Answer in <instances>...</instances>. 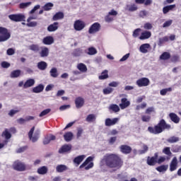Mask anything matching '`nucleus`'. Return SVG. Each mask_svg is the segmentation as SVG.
<instances>
[{
	"label": "nucleus",
	"mask_w": 181,
	"mask_h": 181,
	"mask_svg": "<svg viewBox=\"0 0 181 181\" xmlns=\"http://www.w3.org/2000/svg\"><path fill=\"white\" fill-rule=\"evenodd\" d=\"M40 50H41L40 52V56L41 57H47V56H49V48L46 47H41Z\"/></svg>",
	"instance_id": "nucleus-19"
},
{
	"label": "nucleus",
	"mask_w": 181,
	"mask_h": 181,
	"mask_svg": "<svg viewBox=\"0 0 181 181\" xmlns=\"http://www.w3.org/2000/svg\"><path fill=\"white\" fill-rule=\"evenodd\" d=\"M50 111H52L51 109H46V110H43L40 114V117H45V115H47V114H49V112H50Z\"/></svg>",
	"instance_id": "nucleus-59"
},
{
	"label": "nucleus",
	"mask_w": 181,
	"mask_h": 181,
	"mask_svg": "<svg viewBox=\"0 0 181 181\" xmlns=\"http://www.w3.org/2000/svg\"><path fill=\"white\" fill-rule=\"evenodd\" d=\"M139 32H141V28H136L134 30L132 35L133 37H138V36H139Z\"/></svg>",
	"instance_id": "nucleus-62"
},
{
	"label": "nucleus",
	"mask_w": 181,
	"mask_h": 181,
	"mask_svg": "<svg viewBox=\"0 0 181 181\" xmlns=\"http://www.w3.org/2000/svg\"><path fill=\"white\" fill-rule=\"evenodd\" d=\"M22 74V71L17 69V70H14L13 71L11 74H10V77L11 78H18V77L21 76V74Z\"/></svg>",
	"instance_id": "nucleus-33"
},
{
	"label": "nucleus",
	"mask_w": 181,
	"mask_h": 181,
	"mask_svg": "<svg viewBox=\"0 0 181 181\" xmlns=\"http://www.w3.org/2000/svg\"><path fill=\"white\" fill-rule=\"evenodd\" d=\"M59 29V23L55 22L47 27L48 32H56Z\"/></svg>",
	"instance_id": "nucleus-27"
},
{
	"label": "nucleus",
	"mask_w": 181,
	"mask_h": 181,
	"mask_svg": "<svg viewBox=\"0 0 181 181\" xmlns=\"http://www.w3.org/2000/svg\"><path fill=\"white\" fill-rule=\"evenodd\" d=\"M70 151H71V145L65 144L59 148V153H66V152H70Z\"/></svg>",
	"instance_id": "nucleus-17"
},
{
	"label": "nucleus",
	"mask_w": 181,
	"mask_h": 181,
	"mask_svg": "<svg viewBox=\"0 0 181 181\" xmlns=\"http://www.w3.org/2000/svg\"><path fill=\"white\" fill-rule=\"evenodd\" d=\"M97 119V116L94 114H90L86 117V122H94Z\"/></svg>",
	"instance_id": "nucleus-37"
},
{
	"label": "nucleus",
	"mask_w": 181,
	"mask_h": 181,
	"mask_svg": "<svg viewBox=\"0 0 181 181\" xmlns=\"http://www.w3.org/2000/svg\"><path fill=\"white\" fill-rule=\"evenodd\" d=\"M42 43L47 45H53L54 43V38L52 36H47L43 38Z\"/></svg>",
	"instance_id": "nucleus-16"
},
{
	"label": "nucleus",
	"mask_w": 181,
	"mask_h": 181,
	"mask_svg": "<svg viewBox=\"0 0 181 181\" xmlns=\"http://www.w3.org/2000/svg\"><path fill=\"white\" fill-rule=\"evenodd\" d=\"M37 173H39V175H46V173H47V167L42 166L38 168Z\"/></svg>",
	"instance_id": "nucleus-45"
},
{
	"label": "nucleus",
	"mask_w": 181,
	"mask_h": 181,
	"mask_svg": "<svg viewBox=\"0 0 181 181\" xmlns=\"http://www.w3.org/2000/svg\"><path fill=\"white\" fill-rule=\"evenodd\" d=\"M112 91H114V89L112 88L107 87V88L103 89V94L107 95L108 94H111V93H112Z\"/></svg>",
	"instance_id": "nucleus-52"
},
{
	"label": "nucleus",
	"mask_w": 181,
	"mask_h": 181,
	"mask_svg": "<svg viewBox=\"0 0 181 181\" xmlns=\"http://www.w3.org/2000/svg\"><path fill=\"white\" fill-rule=\"evenodd\" d=\"M84 159H86V156H78L74 159V163L78 166V165H80V163H81V162L84 160Z\"/></svg>",
	"instance_id": "nucleus-30"
},
{
	"label": "nucleus",
	"mask_w": 181,
	"mask_h": 181,
	"mask_svg": "<svg viewBox=\"0 0 181 181\" xmlns=\"http://www.w3.org/2000/svg\"><path fill=\"white\" fill-rule=\"evenodd\" d=\"M0 42H6L11 39V33L8 32V29L0 27Z\"/></svg>",
	"instance_id": "nucleus-4"
},
{
	"label": "nucleus",
	"mask_w": 181,
	"mask_h": 181,
	"mask_svg": "<svg viewBox=\"0 0 181 181\" xmlns=\"http://www.w3.org/2000/svg\"><path fill=\"white\" fill-rule=\"evenodd\" d=\"M56 170L58 173H62L66 172V170H69V168L66 165H58L56 167Z\"/></svg>",
	"instance_id": "nucleus-29"
},
{
	"label": "nucleus",
	"mask_w": 181,
	"mask_h": 181,
	"mask_svg": "<svg viewBox=\"0 0 181 181\" xmlns=\"http://www.w3.org/2000/svg\"><path fill=\"white\" fill-rule=\"evenodd\" d=\"M178 163H179V161H177V157L173 158V159L170 163V171L175 172V170H176V169H177Z\"/></svg>",
	"instance_id": "nucleus-11"
},
{
	"label": "nucleus",
	"mask_w": 181,
	"mask_h": 181,
	"mask_svg": "<svg viewBox=\"0 0 181 181\" xmlns=\"http://www.w3.org/2000/svg\"><path fill=\"white\" fill-rule=\"evenodd\" d=\"M166 42H169V37L168 36H165L163 38H159L158 45V46H162V45Z\"/></svg>",
	"instance_id": "nucleus-44"
},
{
	"label": "nucleus",
	"mask_w": 181,
	"mask_h": 181,
	"mask_svg": "<svg viewBox=\"0 0 181 181\" xmlns=\"http://www.w3.org/2000/svg\"><path fill=\"white\" fill-rule=\"evenodd\" d=\"M129 56H131V54L129 53L126 54L119 59V62H126V60H128V59H129Z\"/></svg>",
	"instance_id": "nucleus-63"
},
{
	"label": "nucleus",
	"mask_w": 181,
	"mask_h": 181,
	"mask_svg": "<svg viewBox=\"0 0 181 181\" xmlns=\"http://www.w3.org/2000/svg\"><path fill=\"white\" fill-rule=\"evenodd\" d=\"M109 110H111L113 112H119V106L115 104H112L110 105Z\"/></svg>",
	"instance_id": "nucleus-43"
},
{
	"label": "nucleus",
	"mask_w": 181,
	"mask_h": 181,
	"mask_svg": "<svg viewBox=\"0 0 181 181\" xmlns=\"http://www.w3.org/2000/svg\"><path fill=\"white\" fill-rule=\"evenodd\" d=\"M26 26H28V28H35L37 26V22L36 21L28 22V23L26 24Z\"/></svg>",
	"instance_id": "nucleus-56"
},
{
	"label": "nucleus",
	"mask_w": 181,
	"mask_h": 181,
	"mask_svg": "<svg viewBox=\"0 0 181 181\" xmlns=\"http://www.w3.org/2000/svg\"><path fill=\"white\" fill-rule=\"evenodd\" d=\"M76 108H81L84 105V98L78 97L75 100Z\"/></svg>",
	"instance_id": "nucleus-23"
},
{
	"label": "nucleus",
	"mask_w": 181,
	"mask_h": 181,
	"mask_svg": "<svg viewBox=\"0 0 181 181\" xmlns=\"http://www.w3.org/2000/svg\"><path fill=\"white\" fill-rule=\"evenodd\" d=\"M105 22H107L108 23H110V22H112V21H114V18L112 16H111L110 14H107L105 17Z\"/></svg>",
	"instance_id": "nucleus-58"
},
{
	"label": "nucleus",
	"mask_w": 181,
	"mask_h": 181,
	"mask_svg": "<svg viewBox=\"0 0 181 181\" xmlns=\"http://www.w3.org/2000/svg\"><path fill=\"white\" fill-rule=\"evenodd\" d=\"M63 18H64V14L62 12H58L52 17V19L53 21H59Z\"/></svg>",
	"instance_id": "nucleus-38"
},
{
	"label": "nucleus",
	"mask_w": 181,
	"mask_h": 181,
	"mask_svg": "<svg viewBox=\"0 0 181 181\" xmlns=\"http://www.w3.org/2000/svg\"><path fill=\"white\" fill-rule=\"evenodd\" d=\"M151 49V45L148 43L143 44L139 47V51L141 53L146 54L148 53V49Z\"/></svg>",
	"instance_id": "nucleus-21"
},
{
	"label": "nucleus",
	"mask_w": 181,
	"mask_h": 181,
	"mask_svg": "<svg viewBox=\"0 0 181 181\" xmlns=\"http://www.w3.org/2000/svg\"><path fill=\"white\" fill-rule=\"evenodd\" d=\"M9 19L13 22H22L25 21V15L23 14H11L8 16Z\"/></svg>",
	"instance_id": "nucleus-8"
},
{
	"label": "nucleus",
	"mask_w": 181,
	"mask_h": 181,
	"mask_svg": "<svg viewBox=\"0 0 181 181\" xmlns=\"http://www.w3.org/2000/svg\"><path fill=\"white\" fill-rule=\"evenodd\" d=\"M148 131L150 134H154V135H157V134H161V132H163V129L158 124L154 127H149L148 128Z\"/></svg>",
	"instance_id": "nucleus-10"
},
{
	"label": "nucleus",
	"mask_w": 181,
	"mask_h": 181,
	"mask_svg": "<svg viewBox=\"0 0 181 181\" xmlns=\"http://www.w3.org/2000/svg\"><path fill=\"white\" fill-rule=\"evenodd\" d=\"M129 105H131V102H129L127 98H122L121 103L119 105L121 110H125V108H128Z\"/></svg>",
	"instance_id": "nucleus-13"
},
{
	"label": "nucleus",
	"mask_w": 181,
	"mask_h": 181,
	"mask_svg": "<svg viewBox=\"0 0 181 181\" xmlns=\"http://www.w3.org/2000/svg\"><path fill=\"white\" fill-rule=\"evenodd\" d=\"M50 76L53 78H57L59 77V71H57V68L53 67L49 71Z\"/></svg>",
	"instance_id": "nucleus-31"
},
{
	"label": "nucleus",
	"mask_w": 181,
	"mask_h": 181,
	"mask_svg": "<svg viewBox=\"0 0 181 181\" xmlns=\"http://www.w3.org/2000/svg\"><path fill=\"white\" fill-rule=\"evenodd\" d=\"M167 141L169 142V144H175L176 142H179V137L173 136L170 137L167 140Z\"/></svg>",
	"instance_id": "nucleus-48"
},
{
	"label": "nucleus",
	"mask_w": 181,
	"mask_h": 181,
	"mask_svg": "<svg viewBox=\"0 0 181 181\" xmlns=\"http://www.w3.org/2000/svg\"><path fill=\"white\" fill-rule=\"evenodd\" d=\"M13 168L14 170H18V172H23L26 169V165H25V163L17 160L13 163Z\"/></svg>",
	"instance_id": "nucleus-6"
},
{
	"label": "nucleus",
	"mask_w": 181,
	"mask_h": 181,
	"mask_svg": "<svg viewBox=\"0 0 181 181\" xmlns=\"http://www.w3.org/2000/svg\"><path fill=\"white\" fill-rule=\"evenodd\" d=\"M28 49L34 52L35 53H37V52L40 51V47L38 45L33 44L29 46Z\"/></svg>",
	"instance_id": "nucleus-36"
},
{
	"label": "nucleus",
	"mask_w": 181,
	"mask_h": 181,
	"mask_svg": "<svg viewBox=\"0 0 181 181\" xmlns=\"http://www.w3.org/2000/svg\"><path fill=\"white\" fill-rule=\"evenodd\" d=\"M19 112V110H11L8 112L9 117H13V115L18 114Z\"/></svg>",
	"instance_id": "nucleus-60"
},
{
	"label": "nucleus",
	"mask_w": 181,
	"mask_h": 181,
	"mask_svg": "<svg viewBox=\"0 0 181 181\" xmlns=\"http://www.w3.org/2000/svg\"><path fill=\"white\" fill-rule=\"evenodd\" d=\"M148 11L146 10H143L139 12V16L140 18H145V16H147Z\"/></svg>",
	"instance_id": "nucleus-64"
},
{
	"label": "nucleus",
	"mask_w": 181,
	"mask_h": 181,
	"mask_svg": "<svg viewBox=\"0 0 181 181\" xmlns=\"http://www.w3.org/2000/svg\"><path fill=\"white\" fill-rule=\"evenodd\" d=\"M43 90H45V86H43V84H39L38 86L34 87L32 91L35 94H39V93H42Z\"/></svg>",
	"instance_id": "nucleus-26"
},
{
	"label": "nucleus",
	"mask_w": 181,
	"mask_h": 181,
	"mask_svg": "<svg viewBox=\"0 0 181 181\" xmlns=\"http://www.w3.org/2000/svg\"><path fill=\"white\" fill-rule=\"evenodd\" d=\"M120 151L122 152V153H131V151H132V148L131 146L127 145H122L120 146Z\"/></svg>",
	"instance_id": "nucleus-24"
},
{
	"label": "nucleus",
	"mask_w": 181,
	"mask_h": 181,
	"mask_svg": "<svg viewBox=\"0 0 181 181\" xmlns=\"http://www.w3.org/2000/svg\"><path fill=\"white\" fill-rule=\"evenodd\" d=\"M156 169L158 172L160 173L166 172V170H168V165H160L157 167Z\"/></svg>",
	"instance_id": "nucleus-49"
},
{
	"label": "nucleus",
	"mask_w": 181,
	"mask_h": 181,
	"mask_svg": "<svg viewBox=\"0 0 181 181\" xmlns=\"http://www.w3.org/2000/svg\"><path fill=\"white\" fill-rule=\"evenodd\" d=\"M100 30H101V24H100V23H94L90 26L88 33L89 35H95V33H98Z\"/></svg>",
	"instance_id": "nucleus-5"
},
{
	"label": "nucleus",
	"mask_w": 181,
	"mask_h": 181,
	"mask_svg": "<svg viewBox=\"0 0 181 181\" xmlns=\"http://www.w3.org/2000/svg\"><path fill=\"white\" fill-rule=\"evenodd\" d=\"M163 153L167 155L168 156H170L172 155V151H170V147H165L163 149Z\"/></svg>",
	"instance_id": "nucleus-50"
},
{
	"label": "nucleus",
	"mask_w": 181,
	"mask_h": 181,
	"mask_svg": "<svg viewBox=\"0 0 181 181\" xmlns=\"http://www.w3.org/2000/svg\"><path fill=\"white\" fill-rule=\"evenodd\" d=\"M102 161L105 162L108 168H115L116 169H119L123 163L122 160L118 155L112 153L105 155Z\"/></svg>",
	"instance_id": "nucleus-1"
},
{
	"label": "nucleus",
	"mask_w": 181,
	"mask_h": 181,
	"mask_svg": "<svg viewBox=\"0 0 181 181\" xmlns=\"http://www.w3.org/2000/svg\"><path fill=\"white\" fill-rule=\"evenodd\" d=\"M152 36V33L151 31L146 30L141 33V35L139 37L140 40H146V39H149Z\"/></svg>",
	"instance_id": "nucleus-18"
},
{
	"label": "nucleus",
	"mask_w": 181,
	"mask_h": 181,
	"mask_svg": "<svg viewBox=\"0 0 181 181\" xmlns=\"http://www.w3.org/2000/svg\"><path fill=\"white\" fill-rule=\"evenodd\" d=\"M153 26L151 23H146L144 25V28L146 29V30H151L152 29Z\"/></svg>",
	"instance_id": "nucleus-61"
},
{
	"label": "nucleus",
	"mask_w": 181,
	"mask_h": 181,
	"mask_svg": "<svg viewBox=\"0 0 181 181\" xmlns=\"http://www.w3.org/2000/svg\"><path fill=\"white\" fill-rule=\"evenodd\" d=\"M168 91H172V88H164L160 91V95H166Z\"/></svg>",
	"instance_id": "nucleus-53"
},
{
	"label": "nucleus",
	"mask_w": 181,
	"mask_h": 181,
	"mask_svg": "<svg viewBox=\"0 0 181 181\" xmlns=\"http://www.w3.org/2000/svg\"><path fill=\"white\" fill-rule=\"evenodd\" d=\"M85 53H86V54H88V56H94L97 54L98 51L97 49H95V47H90L85 50Z\"/></svg>",
	"instance_id": "nucleus-20"
},
{
	"label": "nucleus",
	"mask_w": 181,
	"mask_h": 181,
	"mask_svg": "<svg viewBox=\"0 0 181 181\" xmlns=\"http://www.w3.org/2000/svg\"><path fill=\"white\" fill-rule=\"evenodd\" d=\"M160 128L163 129H170V124H166V122H165V119H161L160 122L158 124Z\"/></svg>",
	"instance_id": "nucleus-32"
},
{
	"label": "nucleus",
	"mask_w": 181,
	"mask_h": 181,
	"mask_svg": "<svg viewBox=\"0 0 181 181\" xmlns=\"http://www.w3.org/2000/svg\"><path fill=\"white\" fill-rule=\"evenodd\" d=\"M170 59V53L168 52H163L160 56V60H169Z\"/></svg>",
	"instance_id": "nucleus-41"
},
{
	"label": "nucleus",
	"mask_w": 181,
	"mask_h": 181,
	"mask_svg": "<svg viewBox=\"0 0 181 181\" xmlns=\"http://www.w3.org/2000/svg\"><path fill=\"white\" fill-rule=\"evenodd\" d=\"M84 28H86V23H84V21H83L81 20H77L74 23V28L77 32H80V31L83 30V29H84Z\"/></svg>",
	"instance_id": "nucleus-7"
},
{
	"label": "nucleus",
	"mask_w": 181,
	"mask_h": 181,
	"mask_svg": "<svg viewBox=\"0 0 181 181\" xmlns=\"http://www.w3.org/2000/svg\"><path fill=\"white\" fill-rule=\"evenodd\" d=\"M74 134L71 132H68L64 135L66 142H70L73 139Z\"/></svg>",
	"instance_id": "nucleus-35"
},
{
	"label": "nucleus",
	"mask_w": 181,
	"mask_h": 181,
	"mask_svg": "<svg viewBox=\"0 0 181 181\" xmlns=\"http://www.w3.org/2000/svg\"><path fill=\"white\" fill-rule=\"evenodd\" d=\"M93 157H88L86 160L79 166L80 169H83V168H85V170H90V169H93V168H94V163H93Z\"/></svg>",
	"instance_id": "nucleus-2"
},
{
	"label": "nucleus",
	"mask_w": 181,
	"mask_h": 181,
	"mask_svg": "<svg viewBox=\"0 0 181 181\" xmlns=\"http://www.w3.org/2000/svg\"><path fill=\"white\" fill-rule=\"evenodd\" d=\"M54 6L53 3H47L42 8L44 11H50Z\"/></svg>",
	"instance_id": "nucleus-51"
},
{
	"label": "nucleus",
	"mask_w": 181,
	"mask_h": 181,
	"mask_svg": "<svg viewBox=\"0 0 181 181\" xmlns=\"http://www.w3.org/2000/svg\"><path fill=\"white\" fill-rule=\"evenodd\" d=\"M151 83L149 78H141L136 81V84L138 87H148Z\"/></svg>",
	"instance_id": "nucleus-9"
},
{
	"label": "nucleus",
	"mask_w": 181,
	"mask_h": 181,
	"mask_svg": "<svg viewBox=\"0 0 181 181\" xmlns=\"http://www.w3.org/2000/svg\"><path fill=\"white\" fill-rule=\"evenodd\" d=\"M33 132H35L34 134ZM39 136H40V130L37 129L35 132V127H33L28 132V137L30 138V141H32V142H37Z\"/></svg>",
	"instance_id": "nucleus-3"
},
{
	"label": "nucleus",
	"mask_w": 181,
	"mask_h": 181,
	"mask_svg": "<svg viewBox=\"0 0 181 181\" xmlns=\"http://www.w3.org/2000/svg\"><path fill=\"white\" fill-rule=\"evenodd\" d=\"M2 136H4L6 139H11L12 134L8 131V129H6L2 133Z\"/></svg>",
	"instance_id": "nucleus-47"
},
{
	"label": "nucleus",
	"mask_w": 181,
	"mask_h": 181,
	"mask_svg": "<svg viewBox=\"0 0 181 181\" xmlns=\"http://www.w3.org/2000/svg\"><path fill=\"white\" fill-rule=\"evenodd\" d=\"M98 78L99 80H106V78H108V71L105 70L103 71Z\"/></svg>",
	"instance_id": "nucleus-42"
},
{
	"label": "nucleus",
	"mask_w": 181,
	"mask_h": 181,
	"mask_svg": "<svg viewBox=\"0 0 181 181\" xmlns=\"http://www.w3.org/2000/svg\"><path fill=\"white\" fill-rule=\"evenodd\" d=\"M125 10L129 11V12H135V11H138V6L134 4H127L126 5Z\"/></svg>",
	"instance_id": "nucleus-22"
},
{
	"label": "nucleus",
	"mask_w": 181,
	"mask_h": 181,
	"mask_svg": "<svg viewBox=\"0 0 181 181\" xmlns=\"http://www.w3.org/2000/svg\"><path fill=\"white\" fill-rule=\"evenodd\" d=\"M78 70L81 71L82 73H86L87 71V66L83 63H80L77 65Z\"/></svg>",
	"instance_id": "nucleus-39"
},
{
	"label": "nucleus",
	"mask_w": 181,
	"mask_h": 181,
	"mask_svg": "<svg viewBox=\"0 0 181 181\" xmlns=\"http://www.w3.org/2000/svg\"><path fill=\"white\" fill-rule=\"evenodd\" d=\"M169 117L171 119V121H173V122H175V124H179L180 121V118L179 117V116L175 113H170Z\"/></svg>",
	"instance_id": "nucleus-28"
},
{
	"label": "nucleus",
	"mask_w": 181,
	"mask_h": 181,
	"mask_svg": "<svg viewBox=\"0 0 181 181\" xmlns=\"http://www.w3.org/2000/svg\"><path fill=\"white\" fill-rule=\"evenodd\" d=\"M171 62L173 63H177V62H180V57L179 55H174L171 58Z\"/></svg>",
	"instance_id": "nucleus-55"
},
{
	"label": "nucleus",
	"mask_w": 181,
	"mask_h": 181,
	"mask_svg": "<svg viewBox=\"0 0 181 181\" xmlns=\"http://www.w3.org/2000/svg\"><path fill=\"white\" fill-rule=\"evenodd\" d=\"M141 121H143V122H149V121H151V116L150 115L141 116Z\"/></svg>",
	"instance_id": "nucleus-54"
},
{
	"label": "nucleus",
	"mask_w": 181,
	"mask_h": 181,
	"mask_svg": "<svg viewBox=\"0 0 181 181\" xmlns=\"http://www.w3.org/2000/svg\"><path fill=\"white\" fill-rule=\"evenodd\" d=\"M118 121H119V119L117 117L113 119L107 118L105 121V127H112V125H115Z\"/></svg>",
	"instance_id": "nucleus-12"
},
{
	"label": "nucleus",
	"mask_w": 181,
	"mask_h": 181,
	"mask_svg": "<svg viewBox=\"0 0 181 181\" xmlns=\"http://www.w3.org/2000/svg\"><path fill=\"white\" fill-rule=\"evenodd\" d=\"M55 139H56V136L54 135L50 134L49 136H47L43 140V144L48 145V144H50L51 141H54Z\"/></svg>",
	"instance_id": "nucleus-25"
},
{
	"label": "nucleus",
	"mask_w": 181,
	"mask_h": 181,
	"mask_svg": "<svg viewBox=\"0 0 181 181\" xmlns=\"http://www.w3.org/2000/svg\"><path fill=\"white\" fill-rule=\"evenodd\" d=\"M156 160H158V153H156L153 157H148L147 164L149 166H154L156 164Z\"/></svg>",
	"instance_id": "nucleus-14"
},
{
	"label": "nucleus",
	"mask_w": 181,
	"mask_h": 181,
	"mask_svg": "<svg viewBox=\"0 0 181 181\" xmlns=\"http://www.w3.org/2000/svg\"><path fill=\"white\" fill-rule=\"evenodd\" d=\"M37 69H39V70H41V71H43L45 69H47V63H46V62L41 61L37 63Z\"/></svg>",
	"instance_id": "nucleus-34"
},
{
	"label": "nucleus",
	"mask_w": 181,
	"mask_h": 181,
	"mask_svg": "<svg viewBox=\"0 0 181 181\" xmlns=\"http://www.w3.org/2000/svg\"><path fill=\"white\" fill-rule=\"evenodd\" d=\"M83 53V49L80 48H77L75 50H74L73 56H74L75 57H80V56H81Z\"/></svg>",
	"instance_id": "nucleus-40"
},
{
	"label": "nucleus",
	"mask_w": 181,
	"mask_h": 181,
	"mask_svg": "<svg viewBox=\"0 0 181 181\" xmlns=\"http://www.w3.org/2000/svg\"><path fill=\"white\" fill-rule=\"evenodd\" d=\"M172 23H173V20H168L163 23V28H169Z\"/></svg>",
	"instance_id": "nucleus-57"
},
{
	"label": "nucleus",
	"mask_w": 181,
	"mask_h": 181,
	"mask_svg": "<svg viewBox=\"0 0 181 181\" xmlns=\"http://www.w3.org/2000/svg\"><path fill=\"white\" fill-rule=\"evenodd\" d=\"M35 83H36V81L34 78L27 79L26 81L24 83V89L30 88V87H33V86H35Z\"/></svg>",
	"instance_id": "nucleus-15"
},
{
	"label": "nucleus",
	"mask_w": 181,
	"mask_h": 181,
	"mask_svg": "<svg viewBox=\"0 0 181 181\" xmlns=\"http://www.w3.org/2000/svg\"><path fill=\"white\" fill-rule=\"evenodd\" d=\"M32 5V2L28 1L26 3H21L19 4L20 9H26V8H29Z\"/></svg>",
	"instance_id": "nucleus-46"
}]
</instances>
